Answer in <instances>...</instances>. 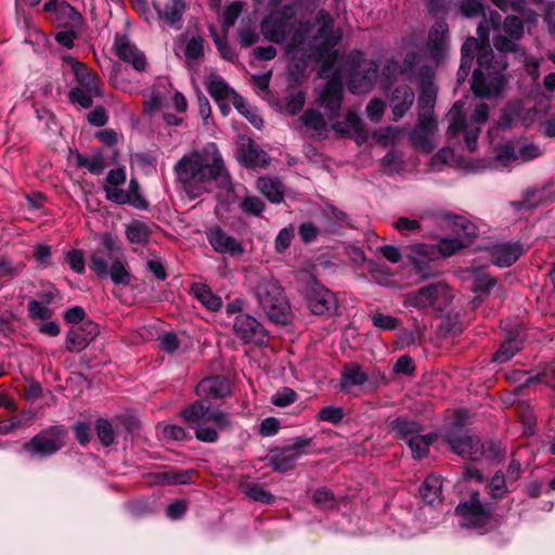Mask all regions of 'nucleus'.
I'll list each match as a JSON object with an SVG mask.
<instances>
[{"instance_id": "f257e3e1", "label": "nucleus", "mask_w": 555, "mask_h": 555, "mask_svg": "<svg viewBox=\"0 0 555 555\" xmlns=\"http://www.w3.org/2000/svg\"><path fill=\"white\" fill-rule=\"evenodd\" d=\"M177 182L190 199L210 192L212 182L221 186L230 184V177L215 143L207 144L202 152L183 155L175 165Z\"/></svg>"}, {"instance_id": "f03ea898", "label": "nucleus", "mask_w": 555, "mask_h": 555, "mask_svg": "<svg viewBox=\"0 0 555 555\" xmlns=\"http://www.w3.org/2000/svg\"><path fill=\"white\" fill-rule=\"evenodd\" d=\"M315 22L319 28L309 41L308 48L304 47V37L308 31V27L305 24H300L288 42L286 52L294 57L301 52V57L315 59L322 63L321 75H324L334 65L337 56L335 47L341 38V33L338 29H334V21L330 13L324 10L318 12Z\"/></svg>"}, {"instance_id": "7ed1b4c3", "label": "nucleus", "mask_w": 555, "mask_h": 555, "mask_svg": "<svg viewBox=\"0 0 555 555\" xmlns=\"http://www.w3.org/2000/svg\"><path fill=\"white\" fill-rule=\"evenodd\" d=\"M475 54L478 67L473 74V92L479 98L500 94L505 86L504 72L507 62L502 57L495 60L490 44H483L474 37L467 38L462 46V61L472 63Z\"/></svg>"}, {"instance_id": "20e7f679", "label": "nucleus", "mask_w": 555, "mask_h": 555, "mask_svg": "<svg viewBox=\"0 0 555 555\" xmlns=\"http://www.w3.org/2000/svg\"><path fill=\"white\" fill-rule=\"evenodd\" d=\"M251 291L259 308L273 322L285 324L291 317V306L280 282L272 274L257 276Z\"/></svg>"}, {"instance_id": "39448f33", "label": "nucleus", "mask_w": 555, "mask_h": 555, "mask_svg": "<svg viewBox=\"0 0 555 555\" xmlns=\"http://www.w3.org/2000/svg\"><path fill=\"white\" fill-rule=\"evenodd\" d=\"M181 416L192 427L196 426L195 437L203 442L217 441V429L224 430L231 427L229 414L220 409L211 410L202 398L184 408Z\"/></svg>"}, {"instance_id": "423d86ee", "label": "nucleus", "mask_w": 555, "mask_h": 555, "mask_svg": "<svg viewBox=\"0 0 555 555\" xmlns=\"http://www.w3.org/2000/svg\"><path fill=\"white\" fill-rule=\"evenodd\" d=\"M454 292L444 281H438L409 292L403 297V306L417 310L443 312L452 302Z\"/></svg>"}, {"instance_id": "0eeeda50", "label": "nucleus", "mask_w": 555, "mask_h": 555, "mask_svg": "<svg viewBox=\"0 0 555 555\" xmlns=\"http://www.w3.org/2000/svg\"><path fill=\"white\" fill-rule=\"evenodd\" d=\"M462 108L463 103L456 102L449 112L450 124L448 130L452 134H457L459 132L464 131L467 149L469 151H475L481 126L486 124L489 117V106L486 103L478 104L470 115L469 122L465 120L462 114Z\"/></svg>"}, {"instance_id": "6e6552de", "label": "nucleus", "mask_w": 555, "mask_h": 555, "mask_svg": "<svg viewBox=\"0 0 555 555\" xmlns=\"http://www.w3.org/2000/svg\"><path fill=\"white\" fill-rule=\"evenodd\" d=\"M66 429L61 425H53L40 430L22 449L31 456H50L65 446Z\"/></svg>"}, {"instance_id": "1a4fd4ad", "label": "nucleus", "mask_w": 555, "mask_h": 555, "mask_svg": "<svg viewBox=\"0 0 555 555\" xmlns=\"http://www.w3.org/2000/svg\"><path fill=\"white\" fill-rule=\"evenodd\" d=\"M312 444V438L300 436L282 448H275L268 455L269 466L273 470L285 473L295 468L297 461L307 453L306 449Z\"/></svg>"}, {"instance_id": "9d476101", "label": "nucleus", "mask_w": 555, "mask_h": 555, "mask_svg": "<svg viewBox=\"0 0 555 555\" xmlns=\"http://www.w3.org/2000/svg\"><path fill=\"white\" fill-rule=\"evenodd\" d=\"M492 513V508L481 502L478 491H474L467 501L461 502L455 508L461 526L467 528L483 527L491 519Z\"/></svg>"}, {"instance_id": "9b49d317", "label": "nucleus", "mask_w": 555, "mask_h": 555, "mask_svg": "<svg viewBox=\"0 0 555 555\" xmlns=\"http://www.w3.org/2000/svg\"><path fill=\"white\" fill-rule=\"evenodd\" d=\"M306 302L315 315L330 318L337 313L338 300L336 295L323 285H312L306 294Z\"/></svg>"}, {"instance_id": "f8f14e48", "label": "nucleus", "mask_w": 555, "mask_h": 555, "mask_svg": "<svg viewBox=\"0 0 555 555\" xmlns=\"http://www.w3.org/2000/svg\"><path fill=\"white\" fill-rule=\"evenodd\" d=\"M343 82L338 78L328 80L319 91L317 104L324 108L327 120H334L339 116L343 104Z\"/></svg>"}, {"instance_id": "ddd939ff", "label": "nucleus", "mask_w": 555, "mask_h": 555, "mask_svg": "<svg viewBox=\"0 0 555 555\" xmlns=\"http://www.w3.org/2000/svg\"><path fill=\"white\" fill-rule=\"evenodd\" d=\"M446 440L453 452L463 459L475 461L482 455V446L479 438L462 434L457 425L446 434Z\"/></svg>"}, {"instance_id": "4468645a", "label": "nucleus", "mask_w": 555, "mask_h": 555, "mask_svg": "<svg viewBox=\"0 0 555 555\" xmlns=\"http://www.w3.org/2000/svg\"><path fill=\"white\" fill-rule=\"evenodd\" d=\"M503 31L504 35L498 34L494 37V48L503 53L518 52L521 49V47L517 43V41L524 35L522 21L515 15H508L503 23Z\"/></svg>"}, {"instance_id": "2eb2a0df", "label": "nucleus", "mask_w": 555, "mask_h": 555, "mask_svg": "<svg viewBox=\"0 0 555 555\" xmlns=\"http://www.w3.org/2000/svg\"><path fill=\"white\" fill-rule=\"evenodd\" d=\"M206 238L212 249L218 254L241 257L245 253L243 243L233 235L228 234L219 225L207 229Z\"/></svg>"}, {"instance_id": "dca6fc26", "label": "nucleus", "mask_w": 555, "mask_h": 555, "mask_svg": "<svg viewBox=\"0 0 555 555\" xmlns=\"http://www.w3.org/2000/svg\"><path fill=\"white\" fill-rule=\"evenodd\" d=\"M438 125L431 114L418 113V122L411 133V141L414 147L430 153L435 149L433 138Z\"/></svg>"}, {"instance_id": "f3484780", "label": "nucleus", "mask_w": 555, "mask_h": 555, "mask_svg": "<svg viewBox=\"0 0 555 555\" xmlns=\"http://www.w3.org/2000/svg\"><path fill=\"white\" fill-rule=\"evenodd\" d=\"M233 331L244 344L262 345L267 340L264 327L249 314H238L234 319Z\"/></svg>"}, {"instance_id": "a211bd4d", "label": "nucleus", "mask_w": 555, "mask_h": 555, "mask_svg": "<svg viewBox=\"0 0 555 555\" xmlns=\"http://www.w3.org/2000/svg\"><path fill=\"white\" fill-rule=\"evenodd\" d=\"M292 9V5H285L283 12L272 13L262 20L260 29L266 39L281 43L287 38L289 30L288 20H291V16H286V14Z\"/></svg>"}, {"instance_id": "6ab92c4d", "label": "nucleus", "mask_w": 555, "mask_h": 555, "mask_svg": "<svg viewBox=\"0 0 555 555\" xmlns=\"http://www.w3.org/2000/svg\"><path fill=\"white\" fill-rule=\"evenodd\" d=\"M43 10L60 27L79 28L82 23L81 14L66 1L49 0L43 4Z\"/></svg>"}, {"instance_id": "aec40b11", "label": "nucleus", "mask_w": 555, "mask_h": 555, "mask_svg": "<svg viewBox=\"0 0 555 555\" xmlns=\"http://www.w3.org/2000/svg\"><path fill=\"white\" fill-rule=\"evenodd\" d=\"M541 155V150L533 143L514 144L507 142L498 152V160L502 164L511 162H530Z\"/></svg>"}, {"instance_id": "412c9836", "label": "nucleus", "mask_w": 555, "mask_h": 555, "mask_svg": "<svg viewBox=\"0 0 555 555\" xmlns=\"http://www.w3.org/2000/svg\"><path fill=\"white\" fill-rule=\"evenodd\" d=\"M98 334V325L91 321L75 325L66 334V349L70 352H80Z\"/></svg>"}, {"instance_id": "4be33fe9", "label": "nucleus", "mask_w": 555, "mask_h": 555, "mask_svg": "<svg viewBox=\"0 0 555 555\" xmlns=\"http://www.w3.org/2000/svg\"><path fill=\"white\" fill-rule=\"evenodd\" d=\"M232 387L229 378L220 375L203 378L196 386V395L204 400L223 399L231 395Z\"/></svg>"}, {"instance_id": "5701e85b", "label": "nucleus", "mask_w": 555, "mask_h": 555, "mask_svg": "<svg viewBox=\"0 0 555 555\" xmlns=\"http://www.w3.org/2000/svg\"><path fill=\"white\" fill-rule=\"evenodd\" d=\"M115 54L124 62L129 63L138 72L146 68V57L135 44H133L126 36H116L114 41Z\"/></svg>"}, {"instance_id": "b1692460", "label": "nucleus", "mask_w": 555, "mask_h": 555, "mask_svg": "<svg viewBox=\"0 0 555 555\" xmlns=\"http://www.w3.org/2000/svg\"><path fill=\"white\" fill-rule=\"evenodd\" d=\"M172 93V86L166 78L158 79L152 89L144 95L143 108L146 114L159 112L167 105Z\"/></svg>"}, {"instance_id": "393cba45", "label": "nucleus", "mask_w": 555, "mask_h": 555, "mask_svg": "<svg viewBox=\"0 0 555 555\" xmlns=\"http://www.w3.org/2000/svg\"><path fill=\"white\" fill-rule=\"evenodd\" d=\"M64 62L70 67L75 76L76 87L85 88L88 92L100 93L101 82L95 72L72 56H65Z\"/></svg>"}, {"instance_id": "a878e982", "label": "nucleus", "mask_w": 555, "mask_h": 555, "mask_svg": "<svg viewBox=\"0 0 555 555\" xmlns=\"http://www.w3.org/2000/svg\"><path fill=\"white\" fill-rule=\"evenodd\" d=\"M449 42V27L446 22L436 23L429 30L427 48L434 61L440 62L447 51Z\"/></svg>"}, {"instance_id": "bb28decb", "label": "nucleus", "mask_w": 555, "mask_h": 555, "mask_svg": "<svg viewBox=\"0 0 555 555\" xmlns=\"http://www.w3.org/2000/svg\"><path fill=\"white\" fill-rule=\"evenodd\" d=\"M237 159L247 168H266L270 162L269 155L250 140L241 144Z\"/></svg>"}, {"instance_id": "cd10ccee", "label": "nucleus", "mask_w": 555, "mask_h": 555, "mask_svg": "<svg viewBox=\"0 0 555 555\" xmlns=\"http://www.w3.org/2000/svg\"><path fill=\"white\" fill-rule=\"evenodd\" d=\"M409 262L413 266L415 272L424 279L435 275L433 269V249L426 245H415L408 255Z\"/></svg>"}, {"instance_id": "c85d7f7f", "label": "nucleus", "mask_w": 555, "mask_h": 555, "mask_svg": "<svg viewBox=\"0 0 555 555\" xmlns=\"http://www.w3.org/2000/svg\"><path fill=\"white\" fill-rule=\"evenodd\" d=\"M153 7L156 10L158 18L165 24L175 28L181 27L180 23L185 12L184 0H168L164 7L153 1Z\"/></svg>"}, {"instance_id": "c756f323", "label": "nucleus", "mask_w": 555, "mask_h": 555, "mask_svg": "<svg viewBox=\"0 0 555 555\" xmlns=\"http://www.w3.org/2000/svg\"><path fill=\"white\" fill-rule=\"evenodd\" d=\"M522 251V247L519 244H496L490 248V260L498 267H509L517 261Z\"/></svg>"}, {"instance_id": "7c9ffc66", "label": "nucleus", "mask_w": 555, "mask_h": 555, "mask_svg": "<svg viewBox=\"0 0 555 555\" xmlns=\"http://www.w3.org/2000/svg\"><path fill=\"white\" fill-rule=\"evenodd\" d=\"M367 379V374L359 363L348 362L343 366L339 386L343 391L349 392L354 387L363 386Z\"/></svg>"}, {"instance_id": "2f4dec72", "label": "nucleus", "mask_w": 555, "mask_h": 555, "mask_svg": "<svg viewBox=\"0 0 555 555\" xmlns=\"http://www.w3.org/2000/svg\"><path fill=\"white\" fill-rule=\"evenodd\" d=\"M414 92L409 86H400L395 89L390 99L392 119L399 120L414 103Z\"/></svg>"}, {"instance_id": "473e14b6", "label": "nucleus", "mask_w": 555, "mask_h": 555, "mask_svg": "<svg viewBox=\"0 0 555 555\" xmlns=\"http://www.w3.org/2000/svg\"><path fill=\"white\" fill-rule=\"evenodd\" d=\"M389 428L393 437L405 441L423 431L422 424L408 416L396 417L389 423Z\"/></svg>"}, {"instance_id": "72a5a7b5", "label": "nucleus", "mask_w": 555, "mask_h": 555, "mask_svg": "<svg viewBox=\"0 0 555 555\" xmlns=\"http://www.w3.org/2000/svg\"><path fill=\"white\" fill-rule=\"evenodd\" d=\"M256 188L273 204H280L284 201L285 186L278 178L260 177L257 179Z\"/></svg>"}, {"instance_id": "f704fd0d", "label": "nucleus", "mask_w": 555, "mask_h": 555, "mask_svg": "<svg viewBox=\"0 0 555 555\" xmlns=\"http://www.w3.org/2000/svg\"><path fill=\"white\" fill-rule=\"evenodd\" d=\"M302 125L313 132V135L324 137L327 131V121L324 116L314 108H309L300 116Z\"/></svg>"}, {"instance_id": "c9c22d12", "label": "nucleus", "mask_w": 555, "mask_h": 555, "mask_svg": "<svg viewBox=\"0 0 555 555\" xmlns=\"http://www.w3.org/2000/svg\"><path fill=\"white\" fill-rule=\"evenodd\" d=\"M378 66L376 63L372 62L371 67L367 69V73L360 77L354 75L351 77L349 81V89L354 94H361L369 92L373 87V81L376 77Z\"/></svg>"}, {"instance_id": "e433bc0d", "label": "nucleus", "mask_w": 555, "mask_h": 555, "mask_svg": "<svg viewBox=\"0 0 555 555\" xmlns=\"http://www.w3.org/2000/svg\"><path fill=\"white\" fill-rule=\"evenodd\" d=\"M192 293L210 311H218L222 306L221 298L205 284H194Z\"/></svg>"}, {"instance_id": "4c0bfd02", "label": "nucleus", "mask_w": 555, "mask_h": 555, "mask_svg": "<svg viewBox=\"0 0 555 555\" xmlns=\"http://www.w3.org/2000/svg\"><path fill=\"white\" fill-rule=\"evenodd\" d=\"M442 492V480L438 475H429L420 488L422 498L427 503L433 504L436 500L440 499Z\"/></svg>"}, {"instance_id": "58836bf2", "label": "nucleus", "mask_w": 555, "mask_h": 555, "mask_svg": "<svg viewBox=\"0 0 555 555\" xmlns=\"http://www.w3.org/2000/svg\"><path fill=\"white\" fill-rule=\"evenodd\" d=\"M242 492L251 501L260 502L262 504H272L275 499L274 495L267 491L261 485L256 482H246L241 485Z\"/></svg>"}, {"instance_id": "ea45409f", "label": "nucleus", "mask_w": 555, "mask_h": 555, "mask_svg": "<svg viewBox=\"0 0 555 555\" xmlns=\"http://www.w3.org/2000/svg\"><path fill=\"white\" fill-rule=\"evenodd\" d=\"M437 439L436 434L416 435L410 437L408 444L415 459H423L427 455L430 444Z\"/></svg>"}, {"instance_id": "a19ab883", "label": "nucleus", "mask_w": 555, "mask_h": 555, "mask_svg": "<svg viewBox=\"0 0 555 555\" xmlns=\"http://www.w3.org/2000/svg\"><path fill=\"white\" fill-rule=\"evenodd\" d=\"M208 93L216 102H224L229 100L231 94H234V91L230 88V86L224 81V79L220 76H211L208 87Z\"/></svg>"}, {"instance_id": "79ce46f5", "label": "nucleus", "mask_w": 555, "mask_h": 555, "mask_svg": "<svg viewBox=\"0 0 555 555\" xmlns=\"http://www.w3.org/2000/svg\"><path fill=\"white\" fill-rule=\"evenodd\" d=\"M151 231L147 224L133 220L126 227V236L132 244H144L150 240Z\"/></svg>"}, {"instance_id": "37998d69", "label": "nucleus", "mask_w": 555, "mask_h": 555, "mask_svg": "<svg viewBox=\"0 0 555 555\" xmlns=\"http://www.w3.org/2000/svg\"><path fill=\"white\" fill-rule=\"evenodd\" d=\"M111 280L116 285H129L132 280L131 273L127 270L121 257L112 259V264L108 268Z\"/></svg>"}, {"instance_id": "c03bdc74", "label": "nucleus", "mask_w": 555, "mask_h": 555, "mask_svg": "<svg viewBox=\"0 0 555 555\" xmlns=\"http://www.w3.org/2000/svg\"><path fill=\"white\" fill-rule=\"evenodd\" d=\"M332 129L341 135L350 132L361 133L363 131L361 118L353 112H348L345 122H334Z\"/></svg>"}, {"instance_id": "a18cd8bd", "label": "nucleus", "mask_w": 555, "mask_h": 555, "mask_svg": "<svg viewBox=\"0 0 555 555\" xmlns=\"http://www.w3.org/2000/svg\"><path fill=\"white\" fill-rule=\"evenodd\" d=\"M76 164L78 167L87 168L93 175L102 173L107 166V163L101 155L89 157L80 153L76 155Z\"/></svg>"}, {"instance_id": "49530a36", "label": "nucleus", "mask_w": 555, "mask_h": 555, "mask_svg": "<svg viewBox=\"0 0 555 555\" xmlns=\"http://www.w3.org/2000/svg\"><path fill=\"white\" fill-rule=\"evenodd\" d=\"M108 261H112L103 249H95L90 256V269L99 276L108 274Z\"/></svg>"}, {"instance_id": "de8ad7c7", "label": "nucleus", "mask_w": 555, "mask_h": 555, "mask_svg": "<svg viewBox=\"0 0 555 555\" xmlns=\"http://www.w3.org/2000/svg\"><path fill=\"white\" fill-rule=\"evenodd\" d=\"M102 92L93 93L88 92L87 89L80 87H74L68 92V98L72 103L80 105L82 108H89L92 106L93 98L101 96Z\"/></svg>"}, {"instance_id": "09e8293b", "label": "nucleus", "mask_w": 555, "mask_h": 555, "mask_svg": "<svg viewBox=\"0 0 555 555\" xmlns=\"http://www.w3.org/2000/svg\"><path fill=\"white\" fill-rule=\"evenodd\" d=\"M106 198L116 204H129L131 206H142V202L138 197L131 198L129 194L121 189L113 186H104Z\"/></svg>"}, {"instance_id": "8fccbe9b", "label": "nucleus", "mask_w": 555, "mask_h": 555, "mask_svg": "<svg viewBox=\"0 0 555 555\" xmlns=\"http://www.w3.org/2000/svg\"><path fill=\"white\" fill-rule=\"evenodd\" d=\"M240 208L247 216L259 217L263 212L266 204L261 198L248 195L240 203Z\"/></svg>"}, {"instance_id": "3c124183", "label": "nucleus", "mask_w": 555, "mask_h": 555, "mask_svg": "<svg viewBox=\"0 0 555 555\" xmlns=\"http://www.w3.org/2000/svg\"><path fill=\"white\" fill-rule=\"evenodd\" d=\"M95 429L101 443L109 447L115 441V430L111 422L105 418H99L95 422Z\"/></svg>"}, {"instance_id": "603ef678", "label": "nucleus", "mask_w": 555, "mask_h": 555, "mask_svg": "<svg viewBox=\"0 0 555 555\" xmlns=\"http://www.w3.org/2000/svg\"><path fill=\"white\" fill-rule=\"evenodd\" d=\"M98 249L105 250L111 260L120 258L122 256V248H121L120 241L116 236H114L109 233H105L103 235L101 246L98 247Z\"/></svg>"}, {"instance_id": "864d4df0", "label": "nucleus", "mask_w": 555, "mask_h": 555, "mask_svg": "<svg viewBox=\"0 0 555 555\" xmlns=\"http://www.w3.org/2000/svg\"><path fill=\"white\" fill-rule=\"evenodd\" d=\"M420 62V55L416 52L406 53L402 66H399L398 62L390 60L387 62L384 70L390 74L399 69L401 74L408 73Z\"/></svg>"}, {"instance_id": "5fc2aeb1", "label": "nucleus", "mask_w": 555, "mask_h": 555, "mask_svg": "<svg viewBox=\"0 0 555 555\" xmlns=\"http://www.w3.org/2000/svg\"><path fill=\"white\" fill-rule=\"evenodd\" d=\"M489 493L493 499H502L507 493L506 479L501 470L496 472L491 478Z\"/></svg>"}, {"instance_id": "6e6d98bb", "label": "nucleus", "mask_w": 555, "mask_h": 555, "mask_svg": "<svg viewBox=\"0 0 555 555\" xmlns=\"http://www.w3.org/2000/svg\"><path fill=\"white\" fill-rule=\"evenodd\" d=\"M372 323L375 327L382 331H392L399 327L401 321L392 315L383 314L380 312H376L371 318Z\"/></svg>"}, {"instance_id": "4d7b16f0", "label": "nucleus", "mask_w": 555, "mask_h": 555, "mask_svg": "<svg viewBox=\"0 0 555 555\" xmlns=\"http://www.w3.org/2000/svg\"><path fill=\"white\" fill-rule=\"evenodd\" d=\"M297 393L295 390L284 387L280 390H278L272 397H271V403L275 406L285 408L292 403H294L297 400Z\"/></svg>"}, {"instance_id": "13d9d810", "label": "nucleus", "mask_w": 555, "mask_h": 555, "mask_svg": "<svg viewBox=\"0 0 555 555\" xmlns=\"http://www.w3.org/2000/svg\"><path fill=\"white\" fill-rule=\"evenodd\" d=\"M345 416L344 410L340 406L327 405L322 408L318 413V420L328 422L332 424H338Z\"/></svg>"}, {"instance_id": "bf43d9fd", "label": "nucleus", "mask_w": 555, "mask_h": 555, "mask_svg": "<svg viewBox=\"0 0 555 555\" xmlns=\"http://www.w3.org/2000/svg\"><path fill=\"white\" fill-rule=\"evenodd\" d=\"M159 482L167 485H185L191 481V472H166L158 476Z\"/></svg>"}, {"instance_id": "052dcab7", "label": "nucleus", "mask_w": 555, "mask_h": 555, "mask_svg": "<svg viewBox=\"0 0 555 555\" xmlns=\"http://www.w3.org/2000/svg\"><path fill=\"white\" fill-rule=\"evenodd\" d=\"M65 260L74 272L78 274L85 273V256L80 249H72L67 251Z\"/></svg>"}, {"instance_id": "680f3d73", "label": "nucleus", "mask_w": 555, "mask_h": 555, "mask_svg": "<svg viewBox=\"0 0 555 555\" xmlns=\"http://www.w3.org/2000/svg\"><path fill=\"white\" fill-rule=\"evenodd\" d=\"M466 245L467 243L459 238H441L438 243V250L443 257H450Z\"/></svg>"}, {"instance_id": "e2e57ef3", "label": "nucleus", "mask_w": 555, "mask_h": 555, "mask_svg": "<svg viewBox=\"0 0 555 555\" xmlns=\"http://www.w3.org/2000/svg\"><path fill=\"white\" fill-rule=\"evenodd\" d=\"M518 350V344L515 340H507L501 345L500 349L493 356V360L506 362L513 358Z\"/></svg>"}, {"instance_id": "0e129e2a", "label": "nucleus", "mask_w": 555, "mask_h": 555, "mask_svg": "<svg viewBox=\"0 0 555 555\" xmlns=\"http://www.w3.org/2000/svg\"><path fill=\"white\" fill-rule=\"evenodd\" d=\"M27 308L28 314L31 319L48 320L53 314V311L50 308L35 299L28 302Z\"/></svg>"}, {"instance_id": "69168bd1", "label": "nucleus", "mask_w": 555, "mask_h": 555, "mask_svg": "<svg viewBox=\"0 0 555 555\" xmlns=\"http://www.w3.org/2000/svg\"><path fill=\"white\" fill-rule=\"evenodd\" d=\"M460 11L467 17L483 15V5L477 0H462L459 4Z\"/></svg>"}, {"instance_id": "338daca9", "label": "nucleus", "mask_w": 555, "mask_h": 555, "mask_svg": "<svg viewBox=\"0 0 555 555\" xmlns=\"http://www.w3.org/2000/svg\"><path fill=\"white\" fill-rule=\"evenodd\" d=\"M204 54V40L201 37L191 38L185 47V56L189 60H198Z\"/></svg>"}, {"instance_id": "774afa93", "label": "nucleus", "mask_w": 555, "mask_h": 555, "mask_svg": "<svg viewBox=\"0 0 555 555\" xmlns=\"http://www.w3.org/2000/svg\"><path fill=\"white\" fill-rule=\"evenodd\" d=\"M453 225L457 232H463L468 240L477 235L476 225L464 217L454 216Z\"/></svg>"}]
</instances>
